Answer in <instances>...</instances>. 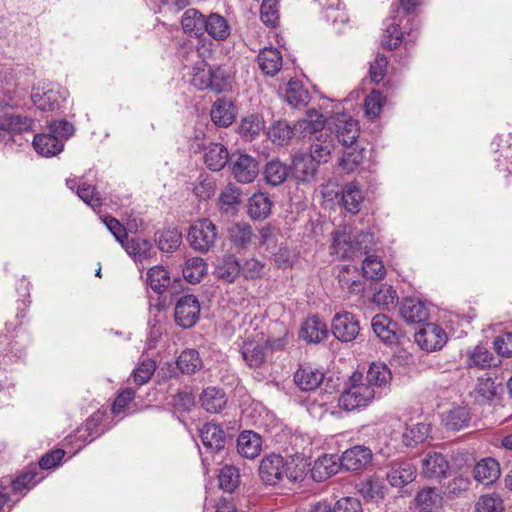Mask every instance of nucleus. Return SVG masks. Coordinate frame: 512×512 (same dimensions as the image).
Here are the masks:
<instances>
[{
  "instance_id": "bf43d9fd",
  "label": "nucleus",
  "mask_w": 512,
  "mask_h": 512,
  "mask_svg": "<svg viewBox=\"0 0 512 512\" xmlns=\"http://www.w3.org/2000/svg\"><path fill=\"white\" fill-rule=\"evenodd\" d=\"M293 135L294 132L286 121H277L268 131L269 138L277 145L287 144Z\"/></svg>"
},
{
  "instance_id": "c756f323",
  "label": "nucleus",
  "mask_w": 512,
  "mask_h": 512,
  "mask_svg": "<svg viewBox=\"0 0 512 512\" xmlns=\"http://www.w3.org/2000/svg\"><path fill=\"white\" fill-rule=\"evenodd\" d=\"M273 203L266 193L253 194L248 201V214L252 219H266L272 209Z\"/></svg>"
},
{
  "instance_id": "603ef678",
  "label": "nucleus",
  "mask_w": 512,
  "mask_h": 512,
  "mask_svg": "<svg viewBox=\"0 0 512 512\" xmlns=\"http://www.w3.org/2000/svg\"><path fill=\"white\" fill-rule=\"evenodd\" d=\"M385 485L380 478L372 477L369 478L359 485L360 494L370 501H376L382 499L385 495Z\"/></svg>"
},
{
  "instance_id": "58836bf2",
  "label": "nucleus",
  "mask_w": 512,
  "mask_h": 512,
  "mask_svg": "<svg viewBox=\"0 0 512 512\" xmlns=\"http://www.w3.org/2000/svg\"><path fill=\"white\" fill-rule=\"evenodd\" d=\"M207 273V264L201 257H191L185 261L183 276L191 284L199 283Z\"/></svg>"
},
{
  "instance_id": "72a5a7b5",
  "label": "nucleus",
  "mask_w": 512,
  "mask_h": 512,
  "mask_svg": "<svg viewBox=\"0 0 512 512\" xmlns=\"http://www.w3.org/2000/svg\"><path fill=\"white\" fill-rule=\"evenodd\" d=\"M202 407L210 413L220 412L226 405L225 394L216 387H207L200 396Z\"/></svg>"
},
{
  "instance_id": "a211bd4d",
  "label": "nucleus",
  "mask_w": 512,
  "mask_h": 512,
  "mask_svg": "<svg viewBox=\"0 0 512 512\" xmlns=\"http://www.w3.org/2000/svg\"><path fill=\"white\" fill-rule=\"evenodd\" d=\"M200 438L211 453H216L224 448L226 434L220 425L209 422L200 429Z\"/></svg>"
},
{
  "instance_id": "4468645a",
  "label": "nucleus",
  "mask_w": 512,
  "mask_h": 512,
  "mask_svg": "<svg viewBox=\"0 0 512 512\" xmlns=\"http://www.w3.org/2000/svg\"><path fill=\"white\" fill-rule=\"evenodd\" d=\"M324 372L310 365H303L294 374V382L302 391H314L323 382Z\"/></svg>"
},
{
  "instance_id": "f03ea898",
  "label": "nucleus",
  "mask_w": 512,
  "mask_h": 512,
  "mask_svg": "<svg viewBox=\"0 0 512 512\" xmlns=\"http://www.w3.org/2000/svg\"><path fill=\"white\" fill-rule=\"evenodd\" d=\"M74 132L73 125L65 120L52 122L47 132L37 134L33 146L37 153L45 157L55 156L63 150L64 141Z\"/></svg>"
},
{
  "instance_id": "de8ad7c7",
  "label": "nucleus",
  "mask_w": 512,
  "mask_h": 512,
  "mask_svg": "<svg viewBox=\"0 0 512 512\" xmlns=\"http://www.w3.org/2000/svg\"><path fill=\"white\" fill-rule=\"evenodd\" d=\"M0 91L14 104L17 99L24 95L26 89L21 88L19 90V84L16 82L14 75L5 71L0 73Z\"/></svg>"
},
{
  "instance_id": "7c9ffc66",
  "label": "nucleus",
  "mask_w": 512,
  "mask_h": 512,
  "mask_svg": "<svg viewBox=\"0 0 512 512\" xmlns=\"http://www.w3.org/2000/svg\"><path fill=\"white\" fill-rule=\"evenodd\" d=\"M204 32L218 41H223L230 35V26L227 20L217 13H211L205 19Z\"/></svg>"
},
{
  "instance_id": "774afa93",
  "label": "nucleus",
  "mask_w": 512,
  "mask_h": 512,
  "mask_svg": "<svg viewBox=\"0 0 512 512\" xmlns=\"http://www.w3.org/2000/svg\"><path fill=\"white\" fill-rule=\"evenodd\" d=\"M156 369V364L151 359L143 360L133 372V381L141 386L146 384Z\"/></svg>"
},
{
  "instance_id": "9b49d317",
  "label": "nucleus",
  "mask_w": 512,
  "mask_h": 512,
  "mask_svg": "<svg viewBox=\"0 0 512 512\" xmlns=\"http://www.w3.org/2000/svg\"><path fill=\"white\" fill-rule=\"evenodd\" d=\"M341 467L348 471L365 468L372 460V451L365 446H354L343 452L339 458Z\"/></svg>"
},
{
  "instance_id": "1a4fd4ad",
  "label": "nucleus",
  "mask_w": 512,
  "mask_h": 512,
  "mask_svg": "<svg viewBox=\"0 0 512 512\" xmlns=\"http://www.w3.org/2000/svg\"><path fill=\"white\" fill-rule=\"evenodd\" d=\"M414 338L423 350L436 351L446 343L447 336L440 326L428 323L415 332Z\"/></svg>"
},
{
  "instance_id": "c03bdc74",
  "label": "nucleus",
  "mask_w": 512,
  "mask_h": 512,
  "mask_svg": "<svg viewBox=\"0 0 512 512\" xmlns=\"http://www.w3.org/2000/svg\"><path fill=\"white\" fill-rule=\"evenodd\" d=\"M497 394V387L494 380L484 374L477 379V383L474 389L475 400L479 403H486L494 399Z\"/></svg>"
},
{
  "instance_id": "e2e57ef3",
  "label": "nucleus",
  "mask_w": 512,
  "mask_h": 512,
  "mask_svg": "<svg viewBox=\"0 0 512 512\" xmlns=\"http://www.w3.org/2000/svg\"><path fill=\"white\" fill-rule=\"evenodd\" d=\"M355 244V258L363 255H371L370 253L374 250L376 245L374 234L368 232H362L354 237Z\"/></svg>"
},
{
  "instance_id": "6e6d98bb",
  "label": "nucleus",
  "mask_w": 512,
  "mask_h": 512,
  "mask_svg": "<svg viewBox=\"0 0 512 512\" xmlns=\"http://www.w3.org/2000/svg\"><path fill=\"white\" fill-rule=\"evenodd\" d=\"M191 84L198 90L210 88L211 85V68H207V64L201 60L198 61L192 70Z\"/></svg>"
},
{
  "instance_id": "3c124183",
  "label": "nucleus",
  "mask_w": 512,
  "mask_h": 512,
  "mask_svg": "<svg viewBox=\"0 0 512 512\" xmlns=\"http://www.w3.org/2000/svg\"><path fill=\"white\" fill-rule=\"evenodd\" d=\"M475 512H503L504 501L498 493L481 495L474 505Z\"/></svg>"
},
{
  "instance_id": "49530a36",
  "label": "nucleus",
  "mask_w": 512,
  "mask_h": 512,
  "mask_svg": "<svg viewBox=\"0 0 512 512\" xmlns=\"http://www.w3.org/2000/svg\"><path fill=\"white\" fill-rule=\"evenodd\" d=\"M284 98L292 107H299L306 105L309 100V93L303 87L302 83L296 80L288 82Z\"/></svg>"
},
{
  "instance_id": "13d9d810",
  "label": "nucleus",
  "mask_w": 512,
  "mask_h": 512,
  "mask_svg": "<svg viewBox=\"0 0 512 512\" xmlns=\"http://www.w3.org/2000/svg\"><path fill=\"white\" fill-rule=\"evenodd\" d=\"M429 434V427L424 423L414 424L403 433V443L407 447H413L423 442Z\"/></svg>"
},
{
  "instance_id": "6e6552de",
  "label": "nucleus",
  "mask_w": 512,
  "mask_h": 512,
  "mask_svg": "<svg viewBox=\"0 0 512 512\" xmlns=\"http://www.w3.org/2000/svg\"><path fill=\"white\" fill-rule=\"evenodd\" d=\"M200 304L196 296L185 295L181 297L175 306V322L182 328L193 327L199 319Z\"/></svg>"
},
{
  "instance_id": "8fccbe9b",
  "label": "nucleus",
  "mask_w": 512,
  "mask_h": 512,
  "mask_svg": "<svg viewBox=\"0 0 512 512\" xmlns=\"http://www.w3.org/2000/svg\"><path fill=\"white\" fill-rule=\"evenodd\" d=\"M177 366L182 373L193 374L202 367V360L197 350L186 349L177 359Z\"/></svg>"
},
{
  "instance_id": "20e7f679",
  "label": "nucleus",
  "mask_w": 512,
  "mask_h": 512,
  "mask_svg": "<svg viewBox=\"0 0 512 512\" xmlns=\"http://www.w3.org/2000/svg\"><path fill=\"white\" fill-rule=\"evenodd\" d=\"M217 238V227L207 218L194 221L187 236L190 246L201 253L211 250L215 246Z\"/></svg>"
},
{
  "instance_id": "f3484780",
  "label": "nucleus",
  "mask_w": 512,
  "mask_h": 512,
  "mask_svg": "<svg viewBox=\"0 0 512 512\" xmlns=\"http://www.w3.org/2000/svg\"><path fill=\"white\" fill-rule=\"evenodd\" d=\"M449 462L439 452H428L422 459V474L426 478L440 479L446 477Z\"/></svg>"
},
{
  "instance_id": "ddd939ff",
  "label": "nucleus",
  "mask_w": 512,
  "mask_h": 512,
  "mask_svg": "<svg viewBox=\"0 0 512 512\" xmlns=\"http://www.w3.org/2000/svg\"><path fill=\"white\" fill-rule=\"evenodd\" d=\"M259 172L257 161L250 155L240 154L232 166V174L240 183H251Z\"/></svg>"
},
{
  "instance_id": "bb28decb",
  "label": "nucleus",
  "mask_w": 512,
  "mask_h": 512,
  "mask_svg": "<svg viewBox=\"0 0 512 512\" xmlns=\"http://www.w3.org/2000/svg\"><path fill=\"white\" fill-rule=\"evenodd\" d=\"M371 327L376 336L386 344H392L397 340V325L384 314H377L372 318Z\"/></svg>"
},
{
  "instance_id": "f704fd0d",
  "label": "nucleus",
  "mask_w": 512,
  "mask_h": 512,
  "mask_svg": "<svg viewBox=\"0 0 512 512\" xmlns=\"http://www.w3.org/2000/svg\"><path fill=\"white\" fill-rule=\"evenodd\" d=\"M33 124V119L27 116L7 114L0 117L1 128H6L13 138L16 134L30 131Z\"/></svg>"
},
{
  "instance_id": "338daca9",
  "label": "nucleus",
  "mask_w": 512,
  "mask_h": 512,
  "mask_svg": "<svg viewBox=\"0 0 512 512\" xmlns=\"http://www.w3.org/2000/svg\"><path fill=\"white\" fill-rule=\"evenodd\" d=\"M241 192L240 190L233 186L227 185L220 193L219 203L221 205V209L224 211H228L229 209L235 207L240 203Z\"/></svg>"
},
{
  "instance_id": "dca6fc26",
  "label": "nucleus",
  "mask_w": 512,
  "mask_h": 512,
  "mask_svg": "<svg viewBox=\"0 0 512 512\" xmlns=\"http://www.w3.org/2000/svg\"><path fill=\"white\" fill-rule=\"evenodd\" d=\"M318 162L308 154L296 155L290 167V173L299 182H311L314 180Z\"/></svg>"
},
{
  "instance_id": "473e14b6",
  "label": "nucleus",
  "mask_w": 512,
  "mask_h": 512,
  "mask_svg": "<svg viewBox=\"0 0 512 512\" xmlns=\"http://www.w3.org/2000/svg\"><path fill=\"white\" fill-rule=\"evenodd\" d=\"M470 412L466 406H454L443 414L442 422L449 430H460L468 425Z\"/></svg>"
},
{
  "instance_id": "f257e3e1",
  "label": "nucleus",
  "mask_w": 512,
  "mask_h": 512,
  "mask_svg": "<svg viewBox=\"0 0 512 512\" xmlns=\"http://www.w3.org/2000/svg\"><path fill=\"white\" fill-rule=\"evenodd\" d=\"M259 475L268 485H277L285 480L289 483L300 481L303 471L293 461H286L281 455L270 454L261 460Z\"/></svg>"
},
{
  "instance_id": "680f3d73",
  "label": "nucleus",
  "mask_w": 512,
  "mask_h": 512,
  "mask_svg": "<svg viewBox=\"0 0 512 512\" xmlns=\"http://www.w3.org/2000/svg\"><path fill=\"white\" fill-rule=\"evenodd\" d=\"M239 471L234 466H224L219 474V485L226 492H233L239 484Z\"/></svg>"
},
{
  "instance_id": "5fc2aeb1",
  "label": "nucleus",
  "mask_w": 512,
  "mask_h": 512,
  "mask_svg": "<svg viewBox=\"0 0 512 512\" xmlns=\"http://www.w3.org/2000/svg\"><path fill=\"white\" fill-rule=\"evenodd\" d=\"M363 151L364 149L357 144L345 147L340 161L342 169L348 173L354 172L363 161Z\"/></svg>"
},
{
  "instance_id": "a18cd8bd",
  "label": "nucleus",
  "mask_w": 512,
  "mask_h": 512,
  "mask_svg": "<svg viewBox=\"0 0 512 512\" xmlns=\"http://www.w3.org/2000/svg\"><path fill=\"white\" fill-rule=\"evenodd\" d=\"M170 282V275L162 266H154L147 272V283L158 294H162L168 288Z\"/></svg>"
},
{
  "instance_id": "39448f33",
  "label": "nucleus",
  "mask_w": 512,
  "mask_h": 512,
  "mask_svg": "<svg viewBox=\"0 0 512 512\" xmlns=\"http://www.w3.org/2000/svg\"><path fill=\"white\" fill-rule=\"evenodd\" d=\"M328 133L338 139L344 147L356 144L359 137L358 122L346 113L332 116L328 122Z\"/></svg>"
},
{
  "instance_id": "423d86ee",
  "label": "nucleus",
  "mask_w": 512,
  "mask_h": 512,
  "mask_svg": "<svg viewBox=\"0 0 512 512\" xmlns=\"http://www.w3.org/2000/svg\"><path fill=\"white\" fill-rule=\"evenodd\" d=\"M416 476V466L409 460L397 459L388 464L386 479L392 487L402 488L412 483Z\"/></svg>"
},
{
  "instance_id": "aec40b11",
  "label": "nucleus",
  "mask_w": 512,
  "mask_h": 512,
  "mask_svg": "<svg viewBox=\"0 0 512 512\" xmlns=\"http://www.w3.org/2000/svg\"><path fill=\"white\" fill-rule=\"evenodd\" d=\"M400 315L410 324L424 323L429 317V311L426 305L414 298H406L400 306Z\"/></svg>"
},
{
  "instance_id": "2eb2a0df",
  "label": "nucleus",
  "mask_w": 512,
  "mask_h": 512,
  "mask_svg": "<svg viewBox=\"0 0 512 512\" xmlns=\"http://www.w3.org/2000/svg\"><path fill=\"white\" fill-rule=\"evenodd\" d=\"M310 155L315 161L326 163L335 149L334 137L327 132H321L310 139Z\"/></svg>"
},
{
  "instance_id": "e433bc0d",
  "label": "nucleus",
  "mask_w": 512,
  "mask_h": 512,
  "mask_svg": "<svg viewBox=\"0 0 512 512\" xmlns=\"http://www.w3.org/2000/svg\"><path fill=\"white\" fill-rule=\"evenodd\" d=\"M290 174V167L277 159L269 161L264 170V178L268 184L278 186L282 184Z\"/></svg>"
},
{
  "instance_id": "2f4dec72",
  "label": "nucleus",
  "mask_w": 512,
  "mask_h": 512,
  "mask_svg": "<svg viewBox=\"0 0 512 512\" xmlns=\"http://www.w3.org/2000/svg\"><path fill=\"white\" fill-rule=\"evenodd\" d=\"M442 495L436 488H424L415 498L416 506L421 512H434L442 506Z\"/></svg>"
},
{
  "instance_id": "4be33fe9",
  "label": "nucleus",
  "mask_w": 512,
  "mask_h": 512,
  "mask_svg": "<svg viewBox=\"0 0 512 512\" xmlns=\"http://www.w3.org/2000/svg\"><path fill=\"white\" fill-rule=\"evenodd\" d=\"M474 479L483 485H491L500 477V465L493 458L481 459L473 469Z\"/></svg>"
},
{
  "instance_id": "052dcab7",
  "label": "nucleus",
  "mask_w": 512,
  "mask_h": 512,
  "mask_svg": "<svg viewBox=\"0 0 512 512\" xmlns=\"http://www.w3.org/2000/svg\"><path fill=\"white\" fill-rule=\"evenodd\" d=\"M241 354L250 367H259L265 360L264 348L258 344L245 343L242 347Z\"/></svg>"
},
{
  "instance_id": "412c9836",
  "label": "nucleus",
  "mask_w": 512,
  "mask_h": 512,
  "mask_svg": "<svg viewBox=\"0 0 512 512\" xmlns=\"http://www.w3.org/2000/svg\"><path fill=\"white\" fill-rule=\"evenodd\" d=\"M330 253L337 255L339 259L355 258L354 237L345 230H337L332 234Z\"/></svg>"
},
{
  "instance_id": "9d476101",
  "label": "nucleus",
  "mask_w": 512,
  "mask_h": 512,
  "mask_svg": "<svg viewBox=\"0 0 512 512\" xmlns=\"http://www.w3.org/2000/svg\"><path fill=\"white\" fill-rule=\"evenodd\" d=\"M391 380L392 373L389 367L382 362L371 363L364 375V383L374 390L377 397L380 396L384 388L389 386Z\"/></svg>"
},
{
  "instance_id": "b1692460",
  "label": "nucleus",
  "mask_w": 512,
  "mask_h": 512,
  "mask_svg": "<svg viewBox=\"0 0 512 512\" xmlns=\"http://www.w3.org/2000/svg\"><path fill=\"white\" fill-rule=\"evenodd\" d=\"M327 336V325L318 316L309 317L301 326L300 337L309 343H319Z\"/></svg>"
},
{
  "instance_id": "69168bd1",
  "label": "nucleus",
  "mask_w": 512,
  "mask_h": 512,
  "mask_svg": "<svg viewBox=\"0 0 512 512\" xmlns=\"http://www.w3.org/2000/svg\"><path fill=\"white\" fill-rule=\"evenodd\" d=\"M277 4V0H263L260 7V17L265 25L271 27H275L277 25L279 21Z\"/></svg>"
},
{
  "instance_id": "c85d7f7f",
  "label": "nucleus",
  "mask_w": 512,
  "mask_h": 512,
  "mask_svg": "<svg viewBox=\"0 0 512 512\" xmlns=\"http://www.w3.org/2000/svg\"><path fill=\"white\" fill-rule=\"evenodd\" d=\"M233 104L226 99H218L214 102L210 115L213 123L219 127L229 126L235 118Z\"/></svg>"
},
{
  "instance_id": "4c0bfd02",
  "label": "nucleus",
  "mask_w": 512,
  "mask_h": 512,
  "mask_svg": "<svg viewBox=\"0 0 512 512\" xmlns=\"http://www.w3.org/2000/svg\"><path fill=\"white\" fill-rule=\"evenodd\" d=\"M205 17L196 9H188L182 16V27L185 33L201 36L204 33Z\"/></svg>"
},
{
  "instance_id": "ea45409f",
  "label": "nucleus",
  "mask_w": 512,
  "mask_h": 512,
  "mask_svg": "<svg viewBox=\"0 0 512 512\" xmlns=\"http://www.w3.org/2000/svg\"><path fill=\"white\" fill-rule=\"evenodd\" d=\"M356 274V267L346 266L340 270L338 274V282L342 290L347 291L351 295H357L364 291L365 284L360 279L351 276Z\"/></svg>"
},
{
  "instance_id": "0e129e2a",
  "label": "nucleus",
  "mask_w": 512,
  "mask_h": 512,
  "mask_svg": "<svg viewBox=\"0 0 512 512\" xmlns=\"http://www.w3.org/2000/svg\"><path fill=\"white\" fill-rule=\"evenodd\" d=\"M262 127L263 124L261 120L255 115H250L241 121L239 133L243 138L252 140L259 134Z\"/></svg>"
},
{
  "instance_id": "0eeeda50",
  "label": "nucleus",
  "mask_w": 512,
  "mask_h": 512,
  "mask_svg": "<svg viewBox=\"0 0 512 512\" xmlns=\"http://www.w3.org/2000/svg\"><path fill=\"white\" fill-rule=\"evenodd\" d=\"M331 331L342 342L353 341L360 332L359 321L350 312H339L332 319Z\"/></svg>"
},
{
  "instance_id": "6ab92c4d",
  "label": "nucleus",
  "mask_w": 512,
  "mask_h": 512,
  "mask_svg": "<svg viewBox=\"0 0 512 512\" xmlns=\"http://www.w3.org/2000/svg\"><path fill=\"white\" fill-rule=\"evenodd\" d=\"M341 468L340 459L336 455H323L315 460L311 469V477L316 482H322L338 473Z\"/></svg>"
},
{
  "instance_id": "f8f14e48",
  "label": "nucleus",
  "mask_w": 512,
  "mask_h": 512,
  "mask_svg": "<svg viewBox=\"0 0 512 512\" xmlns=\"http://www.w3.org/2000/svg\"><path fill=\"white\" fill-rule=\"evenodd\" d=\"M60 93L48 84H38L33 87L31 100L41 111H53L59 105Z\"/></svg>"
},
{
  "instance_id": "cd10ccee",
  "label": "nucleus",
  "mask_w": 512,
  "mask_h": 512,
  "mask_svg": "<svg viewBox=\"0 0 512 512\" xmlns=\"http://www.w3.org/2000/svg\"><path fill=\"white\" fill-rule=\"evenodd\" d=\"M257 61L259 68L268 76L276 75L283 64L280 51L272 47L262 49L257 56Z\"/></svg>"
},
{
  "instance_id": "79ce46f5",
  "label": "nucleus",
  "mask_w": 512,
  "mask_h": 512,
  "mask_svg": "<svg viewBox=\"0 0 512 512\" xmlns=\"http://www.w3.org/2000/svg\"><path fill=\"white\" fill-rule=\"evenodd\" d=\"M363 199V193L358 185L355 183L345 185L342 192V202L348 212L353 214L358 213Z\"/></svg>"
},
{
  "instance_id": "5701e85b",
  "label": "nucleus",
  "mask_w": 512,
  "mask_h": 512,
  "mask_svg": "<svg viewBox=\"0 0 512 512\" xmlns=\"http://www.w3.org/2000/svg\"><path fill=\"white\" fill-rule=\"evenodd\" d=\"M237 450L242 457L256 458L262 450L261 436L250 430L241 432L237 439Z\"/></svg>"
},
{
  "instance_id": "864d4df0",
  "label": "nucleus",
  "mask_w": 512,
  "mask_h": 512,
  "mask_svg": "<svg viewBox=\"0 0 512 512\" xmlns=\"http://www.w3.org/2000/svg\"><path fill=\"white\" fill-rule=\"evenodd\" d=\"M493 355L485 347L477 345L467 352V366L485 369L492 364Z\"/></svg>"
},
{
  "instance_id": "4d7b16f0",
  "label": "nucleus",
  "mask_w": 512,
  "mask_h": 512,
  "mask_svg": "<svg viewBox=\"0 0 512 512\" xmlns=\"http://www.w3.org/2000/svg\"><path fill=\"white\" fill-rule=\"evenodd\" d=\"M363 275L371 280H381L386 270L381 259L375 255H368L362 263Z\"/></svg>"
},
{
  "instance_id": "37998d69",
  "label": "nucleus",
  "mask_w": 512,
  "mask_h": 512,
  "mask_svg": "<svg viewBox=\"0 0 512 512\" xmlns=\"http://www.w3.org/2000/svg\"><path fill=\"white\" fill-rule=\"evenodd\" d=\"M155 241L161 251L169 253L180 246L182 235L177 228H168L163 231H159L156 234Z\"/></svg>"
},
{
  "instance_id": "393cba45",
  "label": "nucleus",
  "mask_w": 512,
  "mask_h": 512,
  "mask_svg": "<svg viewBox=\"0 0 512 512\" xmlns=\"http://www.w3.org/2000/svg\"><path fill=\"white\" fill-rule=\"evenodd\" d=\"M297 129L303 137L309 136L310 139L328 131V127L325 128L324 116L314 109L307 111L305 118L298 121Z\"/></svg>"
},
{
  "instance_id": "a19ab883",
  "label": "nucleus",
  "mask_w": 512,
  "mask_h": 512,
  "mask_svg": "<svg viewBox=\"0 0 512 512\" xmlns=\"http://www.w3.org/2000/svg\"><path fill=\"white\" fill-rule=\"evenodd\" d=\"M228 237L235 247L244 249L250 244L253 231L247 223H234L228 229Z\"/></svg>"
},
{
  "instance_id": "c9c22d12",
  "label": "nucleus",
  "mask_w": 512,
  "mask_h": 512,
  "mask_svg": "<svg viewBox=\"0 0 512 512\" xmlns=\"http://www.w3.org/2000/svg\"><path fill=\"white\" fill-rule=\"evenodd\" d=\"M241 271V266L234 255H226L215 269L217 278L227 283H232Z\"/></svg>"
},
{
  "instance_id": "7ed1b4c3",
  "label": "nucleus",
  "mask_w": 512,
  "mask_h": 512,
  "mask_svg": "<svg viewBox=\"0 0 512 512\" xmlns=\"http://www.w3.org/2000/svg\"><path fill=\"white\" fill-rule=\"evenodd\" d=\"M376 397L374 390L364 383V375L355 372L339 397V406L346 411H353L368 406Z\"/></svg>"
},
{
  "instance_id": "09e8293b",
  "label": "nucleus",
  "mask_w": 512,
  "mask_h": 512,
  "mask_svg": "<svg viewBox=\"0 0 512 512\" xmlns=\"http://www.w3.org/2000/svg\"><path fill=\"white\" fill-rule=\"evenodd\" d=\"M122 247L135 260H142L148 258L150 256V252L152 249V245L148 240L139 237L126 239L123 242Z\"/></svg>"
},
{
  "instance_id": "a878e982",
  "label": "nucleus",
  "mask_w": 512,
  "mask_h": 512,
  "mask_svg": "<svg viewBox=\"0 0 512 512\" xmlns=\"http://www.w3.org/2000/svg\"><path fill=\"white\" fill-rule=\"evenodd\" d=\"M228 157V151L223 144L210 142L204 147V163L212 171L223 169Z\"/></svg>"
}]
</instances>
